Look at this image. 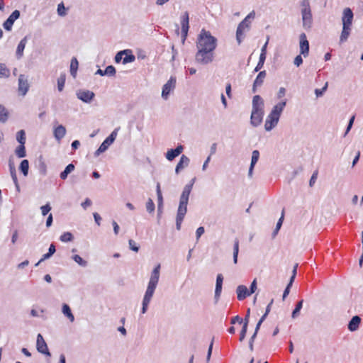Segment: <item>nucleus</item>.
Returning <instances> with one entry per match:
<instances>
[{
    "label": "nucleus",
    "instance_id": "1",
    "mask_svg": "<svg viewBox=\"0 0 363 363\" xmlns=\"http://www.w3.org/2000/svg\"><path fill=\"white\" fill-rule=\"evenodd\" d=\"M196 177L191 179L189 184H186L183 189L179 198V203L176 217V228L177 230L181 229L182 223L187 212V205L189 195L195 183Z\"/></svg>",
    "mask_w": 363,
    "mask_h": 363
},
{
    "label": "nucleus",
    "instance_id": "2",
    "mask_svg": "<svg viewBox=\"0 0 363 363\" xmlns=\"http://www.w3.org/2000/svg\"><path fill=\"white\" fill-rule=\"evenodd\" d=\"M160 264H158L157 266L155 267L153 270L151 272L150 278L147 284V287L146 289V291L145 293L143 303H142V308H141V313L145 314L148 308V305L151 301V299L153 296V294L155 293V291L157 288L159 279H160Z\"/></svg>",
    "mask_w": 363,
    "mask_h": 363
},
{
    "label": "nucleus",
    "instance_id": "3",
    "mask_svg": "<svg viewBox=\"0 0 363 363\" xmlns=\"http://www.w3.org/2000/svg\"><path fill=\"white\" fill-rule=\"evenodd\" d=\"M286 105V99H284L283 101L274 106L265 121L264 129L266 131H270L276 127Z\"/></svg>",
    "mask_w": 363,
    "mask_h": 363
},
{
    "label": "nucleus",
    "instance_id": "4",
    "mask_svg": "<svg viewBox=\"0 0 363 363\" xmlns=\"http://www.w3.org/2000/svg\"><path fill=\"white\" fill-rule=\"evenodd\" d=\"M217 46V39L209 31L202 29L196 42L197 48L214 52Z\"/></svg>",
    "mask_w": 363,
    "mask_h": 363
},
{
    "label": "nucleus",
    "instance_id": "5",
    "mask_svg": "<svg viewBox=\"0 0 363 363\" xmlns=\"http://www.w3.org/2000/svg\"><path fill=\"white\" fill-rule=\"evenodd\" d=\"M119 130L120 127L115 128L114 130L103 141L99 147L95 151V157L99 156L101 153L108 150V147L115 141Z\"/></svg>",
    "mask_w": 363,
    "mask_h": 363
},
{
    "label": "nucleus",
    "instance_id": "6",
    "mask_svg": "<svg viewBox=\"0 0 363 363\" xmlns=\"http://www.w3.org/2000/svg\"><path fill=\"white\" fill-rule=\"evenodd\" d=\"M213 59L214 52L198 48V51L195 56V60L198 63L203 65H208L212 62Z\"/></svg>",
    "mask_w": 363,
    "mask_h": 363
},
{
    "label": "nucleus",
    "instance_id": "7",
    "mask_svg": "<svg viewBox=\"0 0 363 363\" xmlns=\"http://www.w3.org/2000/svg\"><path fill=\"white\" fill-rule=\"evenodd\" d=\"M251 21L245 18L239 24L236 30V40L240 45L245 35L244 31L245 29L249 30Z\"/></svg>",
    "mask_w": 363,
    "mask_h": 363
},
{
    "label": "nucleus",
    "instance_id": "8",
    "mask_svg": "<svg viewBox=\"0 0 363 363\" xmlns=\"http://www.w3.org/2000/svg\"><path fill=\"white\" fill-rule=\"evenodd\" d=\"M181 26H182V43H184L189 29V13L185 11L181 16Z\"/></svg>",
    "mask_w": 363,
    "mask_h": 363
},
{
    "label": "nucleus",
    "instance_id": "9",
    "mask_svg": "<svg viewBox=\"0 0 363 363\" xmlns=\"http://www.w3.org/2000/svg\"><path fill=\"white\" fill-rule=\"evenodd\" d=\"M76 96L84 103L90 104L94 99L95 94L90 90L80 89L77 91Z\"/></svg>",
    "mask_w": 363,
    "mask_h": 363
},
{
    "label": "nucleus",
    "instance_id": "10",
    "mask_svg": "<svg viewBox=\"0 0 363 363\" xmlns=\"http://www.w3.org/2000/svg\"><path fill=\"white\" fill-rule=\"evenodd\" d=\"M176 86V77H171L164 84L162 91V97L167 100L170 92L174 90Z\"/></svg>",
    "mask_w": 363,
    "mask_h": 363
},
{
    "label": "nucleus",
    "instance_id": "11",
    "mask_svg": "<svg viewBox=\"0 0 363 363\" xmlns=\"http://www.w3.org/2000/svg\"><path fill=\"white\" fill-rule=\"evenodd\" d=\"M299 47L301 55L304 57H307L309 54V42L304 33H302L299 36Z\"/></svg>",
    "mask_w": 363,
    "mask_h": 363
},
{
    "label": "nucleus",
    "instance_id": "12",
    "mask_svg": "<svg viewBox=\"0 0 363 363\" xmlns=\"http://www.w3.org/2000/svg\"><path fill=\"white\" fill-rule=\"evenodd\" d=\"M264 115V111H259L257 109H255V111L252 110L250 116V124L253 127L259 126L262 122Z\"/></svg>",
    "mask_w": 363,
    "mask_h": 363
},
{
    "label": "nucleus",
    "instance_id": "13",
    "mask_svg": "<svg viewBox=\"0 0 363 363\" xmlns=\"http://www.w3.org/2000/svg\"><path fill=\"white\" fill-rule=\"evenodd\" d=\"M29 89L28 77L24 74H21L18 77V92L24 96Z\"/></svg>",
    "mask_w": 363,
    "mask_h": 363
},
{
    "label": "nucleus",
    "instance_id": "14",
    "mask_svg": "<svg viewBox=\"0 0 363 363\" xmlns=\"http://www.w3.org/2000/svg\"><path fill=\"white\" fill-rule=\"evenodd\" d=\"M20 17V11L18 10L13 11L9 18L3 23V26L6 30L10 31L12 28L13 23Z\"/></svg>",
    "mask_w": 363,
    "mask_h": 363
},
{
    "label": "nucleus",
    "instance_id": "15",
    "mask_svg": "<svg viewBox=\"0 0 363 363\" xmlns=\"http://www.w3.org/2000/svg\"><path fill=\"white\" fill-rule=\"evenodd\" d=\"M354 18V13L350 8H345L342 12V25L352 26Z\"/></svg>",
    "mask_w": 363,
    "mask_h": 363
},
{
    "label": "nucleus",
    "instance_id": "16",
    "mask_svg": "<svg viewBox=\"0 0 363 363\" xmlns=\"http://www.w3.org/2000/svg\"><path fill=\"white\" fill-rule=\"evenodd\" d=\"M156 192L157 196V219L159 221L161 218L163 210V197L160 189V183L157 184Z\"/></svg>",
    "mask_w": 363,
    "mask_h": 363
},
{
    "label": "nucleus",
    "instance_id": "17",
    "mask_svg": "<svg viewBox=\"0 0 363 363\" xmlns=\"http://www.w3.org/2000/svg\"><path fill=\"white\" fill-rule=\"evenodd\" d=\"M303 26L306 29L311 28L313 18L311 11H301Z\"/></svg>",
    "mask_w": 363,
    "mask_h": 363
},
{
    "label": "nucleus",
    "instance_id": "18",
    "mask_svg": "<svg viewBox=\"0 0 363 363\" xmlns=\"http://www.w3.org/2000/svg\"><path fill=\"white\" fill-rule=\"evenodd\" d=\"M361 321H362V319H361V318L359 315H354L350 319V320L349 321V323L347 324V329L350 332H355V331H357L359 329V328Z\"/></svg>",
    "mask_w": 363,
    "mask_h": 363
},
{
    "label": "nucleus",
    "instance_id": "19",
    "mask_svg": "<svg viewBox=\"0 0 363 363\" xmlns=\"http://www.w3.org/2000/svg\"><path fill=\"white\" fill-rule=\"evenodd\" d=\"M183 150L184 147L182 145H179L174 149H169L166 153V158L169 161H172L182 152Z\"/></svg>",
    "mask_w": 363,
    "mask_h": 363
},
{
    "label": "nucleus",
    "instance_id": "20",
    "mask_svg": "<svg viewBox=\"0 0 363 363\" xmlns=\"http://www.w3.org/2000/svg\"><path fill=\"white\" fill-rule=\"evenodd\" d=\"M264 100L259 95H255L253 96L252 103V111H255V109H257L259 111H264Z\"/></svg>",
    "mask_w": 363,
    "mask_h": 363
},
{
    "label": "nucleus",
    "instance_id": "21",
    "mask_svg": "<svg viewBox=\"0 0 363 363\" xmlns=\"http://www.w3.org/2000/svg\"><path fill=\"white\" fill-rule=\"evenodd\" d=\"M236 293L237 298L239 301H242L251 295L249 292V289L245 285H239L236 289Z\"/></svg>",
    "mask_w": 363,
    "mask_h": 363
},
{
    "label": "nucleus",
    "instance_id": "22",
    "mask_svg": "<svg viewBox=\"0 0 363 363\" xmlns=\"http://www.w3.org/2000/svg\"><path fill=\"white\" fill-rule=\"evenodd\" d=\"M352 31V26L342 25V32L340 33L339 43L342 44L347 41Z\"/></svg>",
    "mask_w": 363,
    "mask_h": 363
},
{
    "label": "nucleus",
    "instance_id": "23",
    "mask_svg": "<svg viewBox=\"0 0 363 363\" xmlns=\"http://www.w3.org/2000/svg\"><path fill=\"white\" fill-rule=\"evenodd\" d=\"M189 158L187 156L182 155L175 167V173L179 174L185 167L189 165Z\"/></svg>",
    "mask_w": 363,
    "mask_h": 363
},
{
    "label": "nucleus",
    "instance_id": "24",
    "mask_svg": "<svg viewBox=\"0 0 363 363\" xmlns=\"http://www.w3.org/2000/svg\"><path fill=\"white\" fill-rule=\"evenodd\" d=\"M66 134V128L62 125H59L57 127L55 128L53 131V135L57 141H60L65 135Z\"/></svg>",
    "mask_w": 363,
    "mask_h": 363
},
{
    "label": "nucleus",
    "instance_id": "25",
    "mask_svg": "<svg viewBox=\"0 0 363 363\" xmlns=\"http://www.w3.org/2000/svg\"><path fill=\"white\" fill-rule=\"evenodd\" d=\"M36 349L40 353L45 354V341L41 334L37 336Z\"/></svg>",
    "mask_w": 363,
    "mask_h": 363
},
{
    "label": "nucleus",
    "instance_id": "26",
    "mask_svg": "<svg viewBox=\"0 0 363 363\" xmlns=\"http://www.w3.org/2000/svg\"><path fill=\"white\" fill-rule=\"evenodd\" d=\"M26 43H27V37L26 36L20 41V43H18V46H17L16 55V57L18 59H20L22 57V56L23 55V50L25 49Z\"/></svg>",
    "mask_w": 363,
    "mask_h": 363
},
{
    "label": "nucleus",
    "instance_id": "27",
    "mask_svg": "<svg viewBox=\"0 0 363 363\" xmlns=\"http://www.w3.org/2000/svg\"><path fill=\"white\" fill-rule=\"evenodd\" d=\"M74 165L72 163L69 164L66 166L65 169L60 174V177L62 180H65L68 175L74 170Z\"/></svg>",
    "mask_w": 363,
    "mask_h": 363
},
{
    "label": "nucleus",
    "instance_id": "28",
    "mask_svg": "<svg viewBox=\"0 0 363 363\" xmlns=\"http://www.w3.org/2000/svg\"><path fill=\"white\" fill-rule=\"evenodd\" d=\"M62 311L65 316H66L71 322H74V316L72 313L70 307L67 303H63Z\"/></svg>",
    "mask_w": 363,
    "mask_h": 363
},
{
    "label": "nucleus",
    "instance_id": "29",
    "mask_svg": "<svg viewBox=\"0 0 363 363\" xmlns=\"http://www.w3.org/2000/svg\"><path fill=\"white\" fill-rule=\"evenodd\" d=\"M79 62L75 57H73L70 62V74L75 77L78 69Z\"/></svg>",
    "mask_w": 363,
    "mask_h": 363
},
{
    "label": "nucleus",
    "instance_id": "30",
    "mask_svg": "<svg viewBox=\"0 0 363 363\" xmlns=\"http://www.w3.org/2000/svg\"><path fill=\"white\" fill-rule=\"evenodd\" d=\"M127 52L124 54L125 57L123 58V64L125 65L130 62H133L135 60V55L130 50H125Z\"/></svg>",
    "mask_w": 363,
    "mask_h": 363
},
{
    "label": "nucleus",
    "instance_id": "31",
    "mask_svg": "<svg viewBox=\"0 0 363 363\" xmlns=\"http://www.w3.org/2000/svg\"><path fill=\"white\" fill-rule=\"evenodd\" d=\"M303 299L300 300L299 301H298L296 303L295 308L293 310L292 313H291L292 318L295 319L299 315L300 311L303 307Z\"/></svg>",
    "mask_w": 363,
    "mask_h": 363
},
{
    "label": "nucleus",
    "instance_id": "32",
    "mask_svg": "<svg viewBox=\"0 0 363 363\" xmlns=\"http://www.w3.org/2000/svg\"><path fill=\"white\" fill-rule=\"evenodd\" d=\"M284 218V209L282 210L281 217L278 220L276 227H275V229L274 230V231L272 233L273 238H274L276 237V235H277V233H279V231L282 225Z\"/></svg>",
    "mask_w": 363,
    "mask_h": 363
},
{
    "label": "nucleus",
    "instance_id": "33",
    "mask_svg": "<svg viewBox=\"0 0 363 363\" xmlns=\"http://www.w3.org/2000/svg\"><path fill=\"white\" fill-rule=\"evenodd\" d=\"M266 75H267V73H266L265 70L260 71L258 73L255 80L254 81L255 86H261L263 84V82H264V78L266 77Z\"/></svg>",
    "mask_w": 363,
    "mask_h": 363
},
{
    "label": "nucleus",
    "instance_id": "34",
    "mask_svg": "<svg viewBox=\"0 0 363 363\" xmlns=\"http://www.w3.org/2000/svg\"><path fill=\"white\" fill-rule=\"evenodd\" d=\"M239 254V240L236 238L233 245V263H238V257Z\"/></svg>",
    "mask_w": 363,
    "mask_h": 363
},
{
    "label": "nucleus",
    "instance_id": "35",
    "mask_svg": "<svg viewBox=\"0 0 363 363\" xmlns=\"http://www.w3.org/2000/svg\"><path fill=\"white\" fill-rule=\"evenodd\" d=\"M28 169H29V162L27 160H23L21 161L19 169L23 173L24 176H27L28 174Z\"/></svg>",
    "mask_w": 363,
    "mask_h": 363
},
{
    "label": "nucleus",
    "instance_id": "36",
    "mask_svg": "<svg viewBox=\"0 0 363 363\" xmlns=\"http://www.w3.org/2000/svg\"><path fill=\"white\" fill-rule=\"evenodd\" d=\"M16 155L19 158H23L26 156L25 144H20L15 150Z\"/></svg>",
    "mask_w": 363,
    "mask_h": 363
},
{
    "label": "nucleus",
    "instance_id": "37",
    "mask_svg": "<svg viewBox=\"0 0 363 363\" xmlns=\"http://www.w3.org/2000/svg\"><path fill=\"white\" fill-rule=\"evenodd\" d=\"M10 75V70L6 67L5 64L0 63V77L7 78Z\"/></svg>",
    "mask_w": 363,
    "mask_h": 363
},
{
    "label": "nucleus",
    "instance_id": "38",
    "mask_svg": "<svg viewBox=\"0 0 363 363\" xmlns=\"http://www.w3.org/2000/svg\"><path fill=\"white\" fill-rule=\"evenodd\" d=\"M8 119V112L4 106L0 104V122L5 123Z\"/></svg>",
    "mask_w": 363,
    "mask_h": 363
},
{
    "label": "nucleus",
    "instance_id": "39",
    "mask_svg": "<svg viewBox=\"0 0 363 363\" xmlns=\"http://www.w3.org/2000/svg\"><path fill=\"white\" fill-rule=\"evenodd\" d=\"M72 259L76 262L79 266L85 267L87 266V262L83 259L79 255H74L72 257Z\"/></svg>",
    "mask_w": 363,
    "mask_h": 363
},
{
    "label": "nucleus",
    "instance_id": "40",
    "mask_svg": "<svg viewBox=\"0 0 363 363\" xmlns=\"http://www.w3.org/2000/svg\"><path fill=\"white\" fill-rule=\"evenodd\" d=\"M16 140L20 144L26 143V133L23 130L17 132Z\"/></svg>",
    "mask_w": 363,
    "mask_h": 363
},
{
    "label": "nucleus",
    "instance_id": "41",
    "mask_svg": "<svg viewBox=\"0 0 363 363\" xmlns=\"http://www.w3.org/2000/svg\"><path fill=\"white\" fill-rule=\"evenodd\" d=\"M265 60H266V55H259V62L254 69L255 72H259L263 67Z\"/></svg>",
    "mask_w": 363,
    "mask_h": 363
},
{
    "label": "nucleus",
    "instance_id": "42",
    "mask_svg": "<svg viewBox=\"0 0 363 363\" xmlns=\"http://www.w3.org/2000/svg\"><path fill=\"white\" fill-rule=\"evenodd\" d=\"M65 74H61L57 79V89L59 91H62L63 90L65 84Z\"/></svg>",
    "mask_w": 363,
    "mask_h": 363
},
{
    "label": "nucleus",
    "instance_id": "43",
    "mask_svg": "<svg viewBox=\"0 0 363 363\" xmlns=\"http://www.w3.org/2000/svg\"><path fill=\"white\" fill-rule=\"evenodd\" d=\"M223 285H216L215 294H214V302L217 303L220 299V294L222 292Z\"/></svg>",
    "mask_w": 363,
    "mask_h": 363
},
{
    "label": "nucleus",
    "instance_id": "44",
    "mask_svg": "<svg viewBox=\"0 0 363 363\" xmlns=\"http://www.w3.org/2000/svg\"><path fill=\"white\" fill-rule=\"evenodd\" d=\"M73 239L74 236L70 232L64 233L60 238L62 242H71Z\"/></svg>",
    "mask_w": 363,
    "mask_h": 363
},
{
    "label": "nucleus",
    "instance_id": "45",
    "mask_svg": "<svg viewBox=\"0 0 363 363\" xmlns=\"http://www.w3.org/2000/svg\"><path fill=\"white\" fill-rule=\"evenodd\" d=\"M9 164L10 174H11V176L13 181V183H17L18 179H17V176H16V168L11 160L9 161Z\"/></svg>",
    "mask_w": 363,
    "mask_h": 363
},
{
    "label": "nucleus",
    "instance_id": "46",
    "mask_svg": "<svg viewBox=\"0 0 363 363\" xmlns=\"http://www.w3.org/2000/svg\"><path fill=\"white\" fill-rule=\"evenodd\" d=\"M259 158V152L257 150H255L252 152L250 165L255 166Z\"/></svg>",
    "mask_w": 363,
    "mask_h": 363
},
{
    "label": "nucleus",
    "instance_id": "47",
    "mask_svg": "<svg viewBox=\"0 0 363 363\" xmlns=\"http://www.w3.org/2000/svg\"><path fill=\"white\" fill-rule=\"evenodd\" d=\"M57 11L60 16H65L67 15V9L65 8L63 2H61L57 5Z\"/></svg>",
    "mask_w": 363,
    "mask_h": 363
},
{
    "label": "nucleus",
    "instance_id": "48",
    "mask_svg": "<svg viewBox=\"0 0 363 363\" xmlns=\"http://www.w3.org/2000/svg\"><path fill=\"white\" fill-rule=\"evenodd\" d=\"M104 70L106 76L108 77H113L116 73V68L113 65L107 66Z\"/></svg>",
    "mask_w": 363,
    "mask_h": 363
},
{
    "label": "nucleus",
    "instance_id": "49",
    "mask_svg": "<svg viewBox=\"0 0 363 363\" xmlns=\"http://www.w3.org/2000/svg\"><path fill=\"white\" fill-rule=\"evenodd\" d=\"M155 206L153 201L149 199L146 203V210L148 213H151L155 211Z\"/></svg>",
    "mask_w": 363,
    "mask_h": 363
},
{
    "label": "nucleus",
    "instance_id": "50",
    "mask_svg": "<svg viewBox=\"0 0 363 363\" xmlns=\"http://www.w3.org/2000/svg\"><path fill=\"white\" fill-rule=\"evenodd\" d=\"M247 327H248V325H245V324L242 325V329H241V331L240 333V337H239V340L240 342H242L244 340V339L245 338V336H246V334L247 332Z\"/></svg>",
    "mask_w": 363,
    "mask_h": 363
},
{
    "label": "nucleus",
    "instance_id": "51",
    "mask_svg": "<svg viewBox=\"0 0 363 363\" xmlns=\"http://www.w3.org/2000/svg\"><path fill=\"white\" fill-rule=\"evenodd\" d=\"M129 247L131 250L138 252L139 251L140 247L137 245V243L132 239L128 240Z\"/></svg>",
    "mask_w": 363,
    "mask_h": 363
},
{
    "label": "nucleus",
    "instance_id": "52",
    "mask_svg": "<svg viewBox=\"0 0 363 363\" xmlns=\"http://www.w3.org/2000/svg\"><path fill=\"white\" fill-rule=\"evenodd\" d=\"M126 52V50H121L118 52L115 56V62L116 63H119L121 60L123 61V56L124 55V54H125Z\"/></svg>",
    "mask_w": 363,
    "mask_h": 363
},
{
    "label": "nucleus",
    "instance_id": "53",
    "mask_svg": "<svg viewBox=\"0 0 363 363\" xmlns=\"http://www.w3.org/2000/svg\"><path fill=\"white\" fill-rule=\"evenodd\" d=\"M328 87V83L325 84V86L322 89H315V94L317 97H320L323 95L324 92L326 91Z\"/></svg>",
    "mask_w": 363,
    "mask_h": 363
},
{
    "label": "nucleus",
    "instance_id": "54",
    "mask_svg": "<svg viewBox=\"0 0 363 363\" xmlns=\"http://www.w3.org/2000/svg\"><path fill=\"white\" fill-rule=\"evenodd\" d=\"M354 118H355V116H352L350 120H349V122H348V124H347V128H346V130H345V133L344 134V137L347 135V134L350 131L352 125H353V123H354Z\"/></svg>",
    "mask_w": 363,
    "mask_h": 363
},
{
    "label": "nucleus",
    "instance_id": "55",
    "mask_svg": "<svg viewBox=\"0 0 363 363\" xmlns=\"http://www.w3.org/2000/svg\"><path fill=\"white\" fill-rule=\"evenodd\" d=\"M301 6L302 7V9L301 11H311V6H310V3H309V1L308 0H303L301 2Z\"/></svg>",
    "mask_w": 363,
    "mask_h": 363
},
{
    "label": "nucleus",
    "instance_id": "56",
    "mask_svg": "<svg viewBox=\"0 0 363 363\" xmlns=\"http://www.w3.org/2000/svg\"><path fill=\"white\" fill-rule=\"evenodd\" d=\"M213 341H214V337H213V339L209 345L208 349V352H207V356H206V363H208V362L211 359V357Z\"/></svg>",
    "mask_w": 363,
    "mask_h": 363
},
{
    "label": "nucleus",
    "instance_id": "57",
    "mask_svg": "<svg viewBox=\"0 0 363 363\" xmlns=\"http://www.w3.org/2000/svg\"><path fill=\"white\" fill-rule=\"evenodd\" d=\"M317 178H318V171H315L313 173V174H312V176H311V177L310 179V181H309V186L311 187H312L314 185V184L316 182Z\"/></svg>",
    "mask_w": 363,
    "mask_h": 363
},
{
    "label": "nucleus",
    "instance_id": "58",
    "mask_svg": "<svg viewBox=\"0 0 363 363\" xmlns=\"http://www.w3.org/2000/svg\"><path fill=\"white\" fill-rule=\"evenodd\" d=\"M55 251H56L55 246L52 243L50 245L48 252H47V259L50 258L55 252Z\"/></svg>",
    "mask_w": 363,
    "mask_h": 363
},
{
    "label": "nucleus",
    "instance_id": "59",
    "mask_svg": "<svg viewBox=\"0 0 363 363\" xmlns=\"http://www.w3.org/2000/svg\"><path fill=\"white\" fill-rule=\"evenodd\" d=\"M204 232H205V230H204L203 227L201 226L197 228V230L196 231V237L197 240H199V238L204 233Z\"/></svg>",
    "mask_w": 363,
    "mask_h": 363
},
{
    "label": "nucleus",
    "instance_id": "60",
    "mask_svg": "<svg viewBox=\"0 0 363 363\" xmlns=\"http://www.w3.org/2000/svg\"><path fill=\"white\" fill-rule=\"evenodd\" d=\"M243 320L242 318H240L239 315H235L234 317H233L230 320V323L232 325H234L237 322L239 323L240 324L241 323H243Z\"/></svg>",
    "mask_w": 363,
    "mask_h": 363
},
{
    "label": "nucleus",
    "instance_id": "61",
    "mask_svg": "<svg viewBox=\"0 0 363 363\" xmlns=\"http://www.w3.org/2000/svg\"><path fill=\"white\" fill-rule=\"evenodd\" d=\"M256 290H257V281H256V279H254L250 284V286L249 289V292L252 295V294H254Z\"/></svg>",
    "mask_w": 363,
    "mask_h": 363
},
{
    "label": "nucleus",
    "instance_id": "62",
    "mask_svg": "<svg viewBox=\"0 0 363 363\" xmlns=\"http://www.w3.org/2000/svg\"><path fill=\"white\" fill-rule=\"evenodd\" d=\"M266 318H267V314H263L262 316L260 318V319L257 322V323L256 325V327H255V330L257 331H259V330L260 329L262 323L264 321Z\"/></svg>",
    "mask_w": 363,
    "mask_h": 363
},
{
    "label": "nucleus",
    "instance_id": "63",
    "mask_svg": "<svg viewBox=\"0 0 363 363\" xmlns=\"http://www.w3.org/2000/svg\"><path fill=\"white\" fill-rule=\"evenodd\" d=\"M294 63L297 67H299L303 63V58L301 54L295 57Z\"/></svg>",
    "mask_w": 363,
    "mask_h": 363
},
{
    "label": "nucleus",
    "instance_id": "64",
    "mask_svg": "<svg viewBox=\"0 0 363 363\" xmlns=\"http://www.w3.org/2000/svg\"><path fill=\"white\" fill-rule=\"evenodd\" d=\"M92 204V202L89 199V198H86L84 202H82L81 203V206L82 207L86 210L87 207H89L90 206H91Z\"/></svg>",
    "mask_w": 363,
    "mask_h": 363
}]
</instances>
